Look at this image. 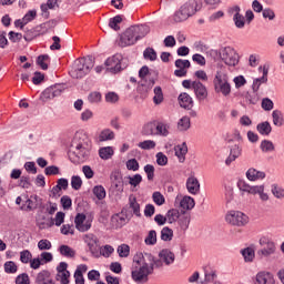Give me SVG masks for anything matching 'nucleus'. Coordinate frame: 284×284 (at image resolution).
Returning <instances> with one entry per match:
<instances>
[{
  "instance_id": "nucleus-1",
  "label": "nucleus",
  "mask_w": 284,
  "mask_h": 284,
  "mask_svg": "<svg viewBox=\"0 0 284 284\" xmlns=\"http://www.w3.org/2000/svg\"><path fill=\"white\" fill-rule=\"evenodd\" d=\"M150 32V27L146 24H134L129 27L123 33L120 34L118 41L119 48H130L138 41H141Z\"/></svg>"
},
{
  "instance_id": "nucleus-2",
  "label": "nucleus",
  "mask_w": 284,
  "mask_h": 284,
  "mask_svg": "<svg viewBox=\"0 0 284 284\" xmlns=\"http://www.w3.org/2000/svg\"><path fill=\"white\" fill-rule=\"evenodd\" d=\"M94 68V57L87 55L84 58H79L73 62L69 74L72 79H83L90 74V70Z\"/></svg>"
},
{
  "instance_id": "nucleus-3",
  "label": "nucleus",
  "mask_w": 284,
  "mask_h": 284,
  "mask_svg": "<svg viewBox=\"0 0 284 284\" xmlns=\"http://www.w3.org/2000/svg\"><path fill=\"white\" fill-rule=\"evenodd\" d=\"M213 87L216 94H222L224 97H230V94H232V84H230L227 74H223L221 71L216 72L213 79Z\"/></svg>"
},
{
  "instance_id": "nucleus-4",
  "label": "nucleus",
  "mask_w": 284,
  "mask_h": 284,
  "mask_svg": "<svg viewBox=\"0 0 284 284\" xmlns=\"http://www.w3.org/2000/svg\"><path fill=\"white\" fill-rule=\"evenodd\" d=\"M71 148H75V151L69 150L68 158L73 165H78L80 161H88L92 151L84 149L83 146L79 148L77 144V139H73Z\"/></svg>"
},
{
  "instance_id": "nucleus-5",
  "label": "nucleus",
  "mask_w": 284,
  "mask_h": 284,
  "mask_svg": "<svg viewBox=\"0 0 284 284\" xmlns=\"http://www.w3.org/2000/svg\"><path fill=\"white\" fill-rule=\"evenodd\" d=\"M226 223L235 225L236 227H243L250 223V217L241 211H229L225 215Z\"/></svg>"
},
{
  "instance_id": "nucleus-6",
  "label": "nucleus",
  "mask_w": 284,
  "mask_h": 284,
  "mask_svg": "<svg viewBox=\"0 0 284 284\" xmlns=\"http://www.w3.org/2000/svg\"><path fill=\"white\" fill-rule=\"evenodd\" d=\"M219 55L225 65H230L231 68L239 65V53L236 50H234V48L224 47L220 49Z\"/></svg>"
},
{
  "instance_id": "nucleus-7",
  "label": "nucleus",
  "mask_w": 284,
  "mask_h": 284,
  "mask_svg": "<svg viewBox=\"0 0 284 284\" xmlns=\"http://www.w3.org/2000/svg\"><path fill=\"white\" fill-rule=\"evenodd\" d=\"M258 243L262 247L260 251H257L258 256H264V258H267L268 256L276 254V243L268 236H262Z\"/></svg>"
},
{
  "instance_id": "nucleus-8",
  "label": "nucleus",
  "mask_w": 284,
  "mask_h": 284,
  "mask_svg": "<svg viewBox=\"0 0 284 284\" xmlns=\"http://www.w3.org/2000/svg\"><path fill=\"white\" fill-rule=\"evenodd\" d=\"M104 65L109 72L112 74H119L123 70L121 68V54H114L104 61Z\"/></svg>"
},
{
  "instance_id": "nucleus-9",
  "label": "nucleus",
  "mask_w": 284,
  "mask_h": 284,
  "mask_svg": "<svg viewBox=\"0 0 284 284\" xmlns=\"http://www.w3.org/2000/svg\"><path fill=\"white\" fill-rule=\"evenodd\" d=\"M78 232H88L92 227V220L88 219L84 213H78L74 219Z\"/></svg>"
},
{
  "instance_id": "nucleus-10",
  "label": "nucleus",
  "mask_w": 284,
  "mask_h": 284,
  "mask_svg": "<svg viewBox=\"0 0 284 284\" xmlns=\"http://www.w3.org/2000/svg\"><path fill=\"white\" fill-rule=\"evenodd\" d=\"M192 89L200 103L207 99V87H205L201 81H193Z\"/></svg>"
},
{
  "instance_id": "nucleus-11",
  "label": "nucleus",
  "mask_w": 284,
  "mask_h": 284,
  "mask_svg": "<svg viewBox=\"0 0 284 284\" xmlns=\"http://www.w3.org/2000/svg\"><path fill=\"white\" fill-rule=\"evenodd\" d=\"M132 220V214L128 213V210L122 209L121 213H118L112 216L111 221L114 223L118 222V227H123L128 225V222Z\"/></svg>"
},
{
  "instance_id": "nucleus-12",
  "label": "nucleus",
  "mask_w": 284,
  "mask_h": 284,
  "mask_svg": "<svg viewBox=\"0 0 284 284\" xmlns=\"http://www.w3.org/2000/svg\"><path fill=\"white\" fill-rule=\"evenodd\" d=\"M183 7L189 12V17H193V14H196L203 8V0H189Z\"/></svg>"
},
{
  "instance_id": "nucleus-13",
  "label": "nucleus",
  "mask_w": 284,
  "mask_h": 284,
  "mask_svg": "<svg viewBox=\"0 0 284 284\" xmlns=\"http://www.w3.org/2000/svg\"><path fill=\"white\" fill-rule=\"evenodd\" d=\"M186 190L189 194L196 195L199 192H201V183L199 182V179L196 176L191 175L186 179Z\"/></svg>"
},
{
  "instance_id": "nucleus-14",
  "label": "nucleus",
  "mask_w": 284,
  "mask_h": 284,
  "mask_svg": "<svg viewBox=\"0 0 284 284\" xmlns=\"http://www.w3.org/2000/svg\"><path fill=\"white\" fill-rule=\"evenodd\" d=\"M59 2L57 0H47L45 3L40 6L43 19H50V10H57Z\"/></svg>"
},
{
  "instance_id": "nucleus-15",
  "label": "nucleus",
  "mask_w": 284,
  "mask_h": 284,
  "mask_svg": "<svg viewBox=\"0 0 284 284\" xmlns=\"http://www.w3.org/2000/svg\"><path fill=\"white\" fill-rule=\"evenodd\" d=\"M178 101L180 106L184 110H192V108H194V100L187 92L180 93Z\"/></svg>"
},
{
  "instance_id": "nucleus-16",
  "label": "nucleus",
  "mask_w": 284,
  "mask_h": 284,
  "mask_svg": "<svg viewBox=\"0 0 284 284\" xmlns=\"http://www.w3.org/2000/svg\"><path fill=\"white\" fill-rule=\"evenodd\" d=\"M159 258L164 263V265H172L176 261V255L171 252L170 248H163L159 252Z\"/></svg>"
},
{
  "instance_id": "nucleus-17",
  "label": "nucleus",
  "mask_w": 284,
  "mask_h": 284,
  "mask_svg": "<svg viewBox=\"0 0 284 284\" xmlns=\"http://www.w3.org/2000/svg\"><path fill=\"white\" fill-rule=\"evenodd\" d=\"M243 152V149H241L240 145L234 144L230 148V155L225 160V165H232L234 163L235 159H239Z\"/></svg>"
},
{
  "instance_id": "nucleus-18",
  "label": "nucleus",
  "mask_w": 284,
  "mask_h": 284,
  "mask_svg": "<svg viewBox=\"0 0 284 284\" xmlns=\"http://www.w3.org/2000/svg\"><path fill=\"white\" fill-rule=\"evenodd\" d=\"M170 124L163 121L156 120L155 122V136H169Z\"/></svg>"
},
{
  "instance_id": "nucleus-19",
  "label": "nucleus",
  "mask_w": 284,
  "mask_h": 284,
  "mask_svg": "<svg viewBox=\"0 0 284 284\" xmlns=\"http://www.w3.org/2000/svg\"><path fill=\"white\" fill-rule=\"evenodd\" d=\"M175 156L179 159V163H185V156L187 154V143L183 142L174 146Z\"/></svg>"
},
{
  "instance_id": "nucleus-20",
  "label": "nucleus",
  "mask_w": 284,
  "mask_h": 284,
  "mask_svg": "<svg viewBox=\"0 0 284 284\" xmlns=\"http://www.w3.org/2000/svg\"><path fill=\"white\" fill-rule=\"evenodd\" d=\"M54 28H57L55 19H51L47 22H43V23L37 26V30H39L41 37H43V34H48V32H50V30H54Z\"/></svg>"
},
{
  "instance_id": "nucleus-21",
  "label": "nucleus",
  "mask_w": 284,
  "mask_h": 284,
  "mask_svg": "<svg viewBox=\"0 0 284 284\" xmlns=\"http://www.w3.org/2000/svg\"><path fill=\"white\" fill-rule=\"evenodd\" d=\"M266 174L263 171H258L254 168H250L246 171V179L248 181H263V179H265Z\"/></svg>"
},
{
  "instance_id": "nucleus-22",
  "label": "nucleus",
  "mask_w": 284,
  "mask_h": 284,
  "mask_svg": "<svg viewBox=\"0 0 284 284\" xmlns=\"http://www.w3.org/2000/svg\"><path fill=\"white\" fill-rule=\"evenodd\" d=\"M256 283L258 284H275L274 275L270 272H258L256 274Z\"/></svg>"
},
{
  "instance_id": "nucleus-23",
  "label": "nucleus",
  "mask_w": 284,
  "mask_h": 284,
  "mask_svg": "<svg viewBox=\"0 0 284 284\" xmlns=\"http://www.w3.org/2000/svg\"><path fill=\"white\" fill-rule=\"evenodd\" d=\"M63 223H65V213L59 211L57 212L55 217H50V222L47 225L48 227H53V225H55V227H61Z\"/></svg>"
},
{
  "instance_id": "nucleus-24",
  "label": "nucleus",
  "mask_w": 284,
  "mask_h": 284,
  "mask_svg": "<svg viewBox=\"0 0 284 284\" xmlns=\"http://www.w3.org/2000/svg\"><path fill=\"white\" fill-rule=\"evenodd\" d=\"M187 19H190V12H187L183 6H181L173 14L174 23H181L183 21H187Z\"/></svg>"
},
{
  "instance_id": "nucleus-25",
  "label": "nucleus",
  "mask_w": 284,
  "mask_h": 284,
  "mask_svg": "<svg viewBox=\"0 0 284 284\" xmlns=\"http://www.w3.org/2000/svg\"><path fill=\"white\" fill-rule=\"evenodd\" d=\"M87 245H88L89 251L91 252L92 256H94V258L101 257V253H99L100 252L99 239H97V237L90 239L89 241H87Z\"/></svg>"
},
{
  "instance_id": "nucleus-26",
  "label": "nucleus",
  "mask_w": 284,
  "mask_h": 284,
  "mask_svg": "<svg viewBox=\"0 0 284 284\" xmlns=\"http://www.w3.org/2000/svg\"><path fill=\"white\" fill-rule=\"evenodd\" d=\"M61 88H63V85L61 84H55L53 87H50L43 91V95L45 97V99H52L54 97H59L61 95V92H63Z\"/></svg>"
},
{
  "instance_id": "nucleus-27",
  "label": "nucleus",
  "mask_w": 284,
  "mask_h": 284,
  "mask_svg": "<svg viewBox=\"0 0 284 284\" xmlns=\"http://www.w3.org/2000/svg\"><path fill=\"white\" fill-rule=\"evenodd\" d=\"M256 130L262 136H270L272 134V124L268 121L261 122L256 125Z\"/></svg>"
},
{
  "instance_id": "nucleus-28",
  "label": "nucleus",
  "mask_w": 284,
  "mask_h": 284,
  "mask_svg": "<svg viewBox=\"0 0 284 284\" xmlns=\"http://www.w3.org/2000/svg\"><path fill=\"white\" fill-rule=\"evenodd\" d=\"M99 156L102 161H110L114 156V148L112 146H102L99 149Z\"/></svg>"
},
{
  "instance_id": "nucleus-29",
  "label": "nucleus",
  "mask_w": 284,
  "mask_h": 284,
  "mask_svg": "<svg viewBox=\"0 0 284 284\" xmlns=\"http://www.w3.org/2000/svg\"><path fill=\"white\" fill-rule=\"evenodd\" d=\"M272 119H273V124L276 128H283L284 125V114L283 111L276 109L272 112Z\"/></svg>"
},
{
  "instance_id": "nucleus-30",
  "label": "nucleus",
  "mask_w": 284,
  "mask_h": 284,
  "mask_svg": "<svg viewBox=\"0 0 284 284\" xmlns=\"http://www.w3.org/2000/svg\"><path fill=\"white\" fill-rule=\"evenodd\" d=\"M144 136H156V120L146 123L142 129Z\"/></svg>"
},
{
  "instance_id": "nucleus-31",
  "label": "nucleus",
  "mask_w": 284,
  "mask_h": 284,
  "mask_svg": "<svg viewBox=\"0 0 284 284\" xmlns=\"http://www.w3.org/2000/svg\"><path fill=\"white\" fill-rule=\"evenodd\" d=\"M37 65L41 68V70H48L50 63V55L48 53L40 54L36 60Z\"/></svg>"
},
{
  "instance_id": "nucleus-32",
  "label": "nucleus",
  "mask_w": 284,
  "mask_h": 284,
  "mask_svg": "<svg viewBox=\"0 0 284 284\" xmlns=\"http://www.w3.org/2000/svg\"><path fill=\"white\" fill-rule=\"evenodd\" d=\"M166 222L172 225V223H176L179 219L181 217V212H179L178 209H170L166 214Z\"/></svg>"
},
{
  "instance_id": "nucleus-33",
  "label": "nucleus",
  "mask_w": 284,
  "mask_h": 284,
  "mask_svg": "<svg viewBox=\"0 0 284 284\" xmlns=\"http://www.w3.org/2000/svg\"><path fill=\"white\" fill-rule=\"evenodd\" d=\"M59 252L61 256H65L67 258H74L77 256V251L65 244L60 245Z\"/></svg>"
},
{
  "instance_id": "nucleus-34",
  "label": "nucleus",
  "mask_w": 284,
  "mask_h": 284,
  "mask_svg": "<svg viewBox=\"0 0 284 284\" xmlns=\"http://www.w3.org/2000/svg\"><path fill=\"white\" fill-rule=\"evenodd\" d=\"M129 207L132 210L134 216L141 217V204L136 202V197H129Z\"/></svg>"
},
{
  "instance_id": "nucleus-35",
  "label": "nucleus",
  "mask_w": 284,
  "mask_h": 284,
  "mask_svg": "<svg viewBox=\"0 0 284 284\" xmlns=\"http://www.w3.org/2000/svg\"><path fill=\"white\" fill-rule=\"evenodd\" d=\"M41 37V33L39 31V29H37V27L32 28V29H28L23 36L24 41H28L30 43V41H34V39Z\"/></svg>"
},
{
  "instance_id": "nucleus-36",
  "label": "nucleus",
  "mask_w": 284,
  "mask_h": 284,
  "mask_svg": "<svg viewBox=\"0 0 284 284\" xmlns=\"http://www.w3.org/2000/svg\"><path fill=\"white\" fill-rule=\"evenodd\" d=\"M194 205H196V203L194 202L192 196L185 195L180 201V207H182V210H194Z\"/></svg>"
},
{
  "instance_id": "nucleus-37",
  "label": "nucleus",
  "mask_w": 284,
  "mask_h": 284,
  "mask_svg": "<svg viewBox=\"0 0 284 284\" xmlns=\"http://www.w3.org/2000/svg\"><path fill=\"white\" fill-rule=\"evenodd\" d=\"M241 254L245 261V263H252L256 256V253L254 252V248L252 247H245L241 251Z\"/></svg>"
},
{
  "instance_id": "nucleus-38",
  "label": "nucleus",
  "mask_w": 284,
  "mask_h": 284,
  "mask_svg": "<svg viewBox=\"0 0 284 284\" xmlns=\"http://www.w3.org/2000/svg\"><path fill=\"white\" fill-rule=\"evenodd\" d=\"M122 21H123V16L121 14L114 16L109 20V28H111V30H114L115 32H119V30H121V27L119 26V23H121Z\"/></svg>"
},
{
  "instance_id": "nucleus-39",
  "label": "nucleus",
  "mask_w": 284,
  "mask_h": 284,
  "mask_svg": "<svg viewBox=\"0 0 284 284\" xmlns=\"http://www.w3.org/2000/svg\"><path fill=\"white\" fill-rule=\"evenodd\" d=\"M172 239H174V231L169 226H164L161 230V241L170 242Z\"/></svg>"
},
{
  "instance_id": "nucleus-40",
  "label": "nucleus",
  "mask_w": 284,
  "mask_h": 284,
  "mask_svg": "<svg viewBox=\"0 0 284 284\" xmlns=\"http://www.w3.org/2000/svg\"><path fill=\"white\" fill-rule=\"evenodd\" d=\"M159 55L156 54V50H154V48H152V47H148L143 51V58L146 61H156Z\"/></svg>"
},
{
  "instance_id": "nucleus-41",
  "label": "nucleus",
  "mask_w": 284,
  "mask_h": 284,
  "mask_svg": "<svg viewBox=\"0 0 284 284\" xmlns=\"http://www.w3.org/2000/svg\"><path fill=\"white\" fill-rule=\"evenodd\" d=\"M92 192L98 201H103V199L108 196V193L105 192V187L103 185H95Z\"/></svg>"
},
{
  "instance_id": "nucleus-42",
  "label": "nucleus",
  "mask_w": 284,
  "mask_h": 284,
  "mask_svg": "<svg viewBox=\"0 0 284 284\" xmlns=\"http://www.w3.org/2000/svg\"><path fill=\"white\" fill-rule=\"evenodd\" d=\"M178 225L182 232H187L190 229V215H182L178 220Z\"/></svg>"
},
{
  "instance_id": "nucleus-43",
  "label": "nucleus",
  "mask_w": 284,
  "mask_h": 284,
  "mask_svg": "<svg viewBox=\"0 0 284 284\" xmlns=\"http://www.w3.org/2000/svg\"><path fill=\"white\" fill-rule=\"evenodd\" d=\"M125 179L129 180V185H132V187H139V185H141V183L143 182V176L141 174H134L132 175H128Z\"/></svg>"
},
{
  "instance_id": "nucleus-44",
  "label": "nucleus",
  "mask_w": 284,
  "mask_h": 284,
  "mask_svg": "<svg viewBox=\"0 0 284 284\" xmlns=\"http://www.w3.org/2000/svg\"><path fill=\"white\" fill-rule=\"evenodd\" d=\"M233 22L235 28H239V30H243V28H245V17L241 13L233 14Z\"/></svg>"
},
{
  "instance_id": "nucleus-45",
  "label": "nucleus",
  "mask_w": 284,
  "mask_h": 284,
  "mask_svg": "<svg viewBox=\"0 0 284 284\" xmlns=\"http://www.w3.org/2000/svg\"><path fill=\"white\" fill-rule=\"evenodd\" d=\"M114 131L110 130V129H104L103 131H101L100 135H99V141L103 142V141H113L114 139Z\"/></svg>"
},
{
  "instance_id": "nucleus-46",
  "label": "nucleus",
  "mask_w": 284,
  "mask_h": 284,
  "mask_svg": "<svg viewBox=\"0 0 284 284\" xmlns=\"http://www.w3.org/2000/svg\"><path fill=\"white\" fill-rule=\"evenodd\" d=\"M154 97H153V103L155 105H161V102L163 101V89L161 87H155L154 90Z\"/></svg>"
},
{
  "instance_id": "nucleus-47",
  "label": "nucleus",
  "mask_w": 284,
  "mask_h": 284,
  "mask_svg": "<svg viewBox=\"0 0 284 284\" xmlns=\"http://www.w3.org/2000/svg\"><path fill=\"white\" fill-rule=\"evenodd\" d=\"M74 139H75V145H79L78 148H84V150H89L90 152H92V140L84 138L78 141L77 136Z\"/></svg>"
},
{
  "instance_id": "nucleus-48",
  "label": "nucleus",
  "mask_w": 284,
  "mask_h": 284,
  "mask_svg": "<svg viewBox=\"0 0 284 284\" xmlns=\"http://www.w3.org/2000/svg\"><path fill=\"white\" fill-rule=\"evenodd\" d=\"M4 272L6 274H17V272H19V266H17L14 261H8L4 263Z\"/></svg>"
},
{
  "instance_id": "nucleus-49",
  "label": "nucleus",
  "mask_w": 284,
  "mask_h": 284,
  "mask_svg": "<svg viewBox=\"0 0 284 284\" xmlns=\"http://www.w3.org/2000/svg\"><path fill=\"white\" fill-rule=\"evenodd\" d=\"M260 150H262V152H274L275 148H274V142L270 141V140H263L260 144Z\"/></svg>"
},
{
  "instance_id": "nucleus-50",
  "label": "nucleus",
  "mask_w": 284,
  "mask_h": 284,
  "mask_svg": "<svg viewBox=\"0 0 284 284\" xmlns=\"http://www.w3.org/2000/svg\"><path fill=\"white\" fill-rule=\"evenodd\" d=\"M51 273L48 270H43L40 273H38L37 277H36V283L37 284H44L47 278H50Z\"/></svg>"
},
{
  "instance_id": "nucleus-51",
  "label": "nucleus",
  "mask_w": 284,
  "mask_h": 284,
  "mask_svg": "<svg viewBox=\"0 0 284 284\" xmlns=\"http://www.w3.org/2000/svg\"><path fill=\"white\" fill-rule=\"evenodd\" d=\"M99 254L100 256H104V258H109L110 255L114 254V247L110 244H106L100 247Z\"/></svg>"
},
{
  "instance_id": "nucleus-52",
  "label": "nucleus",
  "mask_w": 284,
  "mask_h": 284,
  "mask_svg": "<svg viewBox=\"0 0 284 284\" xmlns=\"http://www.w3.org/2000/svg\"><path fill=\"white\" fill-rule=\"evenodd\" d=\"M271 192L275 199H284V189L278 186V184H272Z\"/></svg>"
},
{
  "instance_id": "nucleus-53",
  "label": "nucleus",
  "mask_w": 284,
  "mask_h": 284,
  "mask_svg": "<svg viewBox=\"0 0 284 284\" xmlns=\"http://www.w3.org/2000/svg\"><path fill=\"white\" fill-rule=\"evenodd\" d=\"M245 99L250 105H256L258 103V91L247 92Z\"/></svg>"
},
{
  "instance_id": "nucleus-54",
  "label": "nucleus",
  "mask_w": 284,
  "mask_h": 284,
  "mask_svg": "<svg viewBox=\"0 0 284 284\" xmlns=\"http://www.w3.org/2000/svg\"><path fill=\"white\" fill-rule=\"evenodd\" d=\"M152 199H153V203H155V205H158L159 207L165 204V196H163L162 193L159 191H155L152 194Z\"/></svg>"
},
{
  "instance_id": "nucleus-55",
  "label": "nucleus",
  "mask_w": 284,
  "mask_h": 284,
  "mask_svg": "<svg viewBox=\"0 0 284 284\" xmlns=\"http://www.w3.org/2000/svg\"><path fill=\"white\" fill-rule=\"evenodd\" d=\"M145 245H156V231H149L146 237L144 239Z\"/></svg>"
},
{
  "instance_id": "nucleus-56",
  "label": "nucleus",
  "mask_w": 284,
  "mask_h": 284,
  "mask_svg": "<svg viewBox=\"0 0 284 284\" xmlns=\"http://www.w3.org/2000/svg\"><path fill=\"white\" fill-rule=\"evenodd\" d=\"M55 281H60L61 284H70V271L58 273Z\"/></svg>"
},
{
  "instance_id": "nucleus-57",
  "label": "nucleus",
  "mask_w": 284,
  "mask_h": 284,
  "mask_svg": "<svg viewBox=\"0 0 284 284\" xmlns=\"http://www.w3.org/2000/svg\"><path fill=\"white\" fill-rule=\"evenodd\" d=\"M82 185H83V180H81V176L73 175L71 178V187H72V190L79 191V190H81Z\"/></svg>"
},
{
  "instance_id": "nucleus-58",
  "label": "nucleus",
  "mask_w": 284,
  "mask_h": 284,
  "mask_svg": "<svg viewBox=\"0 0 284 284\" xmlns=\"http://www.w3.org/2000/svg\"><path fill=\"white\" fill-rule=\"evenodd\" d=\"M118 254L120 258H128L130 256V246L128 244L118 246Z\"/></svg>"
},
{
  "instance_id": "nucleus-59",
  "label": "nucleus",
  "mask_w": 284,
  "mask_h": 284,
  "mask_svg": "<svg viewBox=\"0 0 284 284\" xmlns=\"http://www.w3.org/2000/svg\"><path fill=\"white\" fill-rule=\"evenodd\" d=\"M60 205L63 210H71L72 209V197L69 195H63L60 199Z\"/></svg>"
},
{
  "instance_id": "nucleus-60",
  "label": "nucleus",
  "mask_w": 284,
  "mask_h": 284,
  "mask_svg": "<svg viewBox=\"0 0 284 284\" xmlns=\"http://www.w3.org/2000/svg\"><path fill=\"white\" fill-rule=\"evenodd\" d=\"M101 99H103V95L99 91H93L88 95L89 103H101Z\"/></svg>"
},
{
  "instance_id": "nucleus-61",
  "label": "nucleus",
  "mask_w": 284,
  "mask_h": 284,
  "mask_svg": "<svg viewBox=\"0 0 284 284\" xmlns=\"http://www.w3.org/2000/svg\"><path fill=\"white\" fill-rule=\"evenodd\" d=\"M148 276H149L148 274L140 273L136 270L131 272V278L135 283H141L144 278H145V281H148Z\"/></svg>"
},
{
  "instance_id": "nucleus-62",
  "label": "nucleus",
  "mask_w": 284,
  "mask_h": 284,
  "mask_svg": "<svg viewBox=\"0 0 284 284\" xmlns=\"http://www.w3.org/2000/svg\"><path fill=\"white\" fill-rule=\"evenodd\" d=\"M262 109H264L265 112H272V110H274V101L270 98L262 99Z\"/></svg>"
},
{
  "instance_id": "nucleus-63",
  "label": "nucleus",
  "mask_w": 284,
  "mask_h": 284,
  "mask_svg": "<svg viewBox=\"0 0 284 284\" xmlns=\"http://www.w3.org/2000/svg\"><path fill=\"white\" fill-rule=\"evenodd\" d=\"M139 148H141V150H154L156 142H154V140H144L139 143Z\"/></svg>"
},
{
  "instance_id": "nucleus-64",
  "label": "nucleus",
  "mask_w": 284,
  "mask_h": 284,
  "mask_svg": "<svg viewBox=\"0 0 284 284\" xmlns=\"http://www.w3.org/2000/svg\"><path fill=\"white\" fill-rule=\"evenodd\" d=\"M16 284H30V276L28 273H21L16 277Z\"/></svg>"
}]
</instances>
